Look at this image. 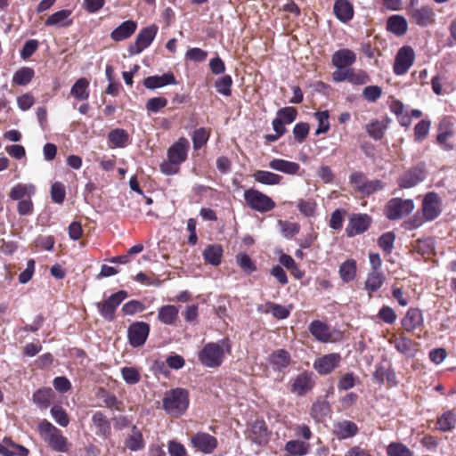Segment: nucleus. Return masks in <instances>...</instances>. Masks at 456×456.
I'll return each mask as SVG.
<instances>
[{
    "label": "nucleus",
    "instance_id": "1",
    "mask_svg": "<svg viewBox=\"0 0 456 456\" xmlns=\"http://www.w3.org/2000/svg\"><path fill=\"white\" fill-rule=\"evenodd\" d=\"M232 344L229 338H223L217 342L206 344L199 352L198 358L200 363L208 368H217L222 365L224 356L230 354Z\"/></svg>",
    "mask_w": 456,
    "mask_h": 456
},
{
    "label": "nucleus",
    "instance_id": "2",
    "mask_svg": "<svg viewBox=\"0 0 456 456\" xmlns=\"http://www.w3.org/2000/svg\"><path fill=\"white\" fill-rule=\"evenodd\" d=\"M441 199L437 193L433 191L427 193L422 203L423 216L417 213L409 220L403 221L402 225L408 230H412L419 227L424 219L435 220L441 214Z\"/></svg>",
    "mask_w": 456,
    "mask_h": 456
},
{
    "label": "nucleus",
    "instance_id": "3",
    "mask_svg": "<svg viewBox=\"0 0 456 456\" xmlns=\"http://www.w3.org/2000/svg\"><path fill=\"white\" fill-rule=\"evenodd\" d=\"M42 439L54 451L67 452L69 450L68 439L61 431L46 419L42 420L37 427Z\"/></svg>",
    "mask_w": 456,
    "mask_h": 456
},
{
    "label": "nucleus",
    "instance_id": "4",
    "mask_svg": "<svg viewBox=\"0 0 456 456\" xmlns=\"http://www.w3.org/2000/svg\"><path fill=\"white\" fill-rule=\"evenodd\" d=\"M189 406V395L186 390L175 388L167 391L163 398V408L170 415L181 416Z\"/></svg>",
    "mask_w": 456,
    "mask_h": 456
},
{
    "label": "nucleus",
    "instance_id": "5",
    "mask_svg": "<svg viewBox=\"0 0 456 456\" xmlns=\"http://www.w3.org/2000/svg\"><path fill=\"white\" fill-rule=\"evenodd\" d=\"M244 200L253 210L266 213L275 208V202L266 194L256 189H248L244 191Z\"/></svg>",
    "mask_w": 456,
    "mask_h": 456
},
{
    "label": "nucleus",
    "instance_id": "6",
    "mask_svg": "<svg viewBox=\"0 0 456 456\" xmlns=\"http://www.w3.org/2000/svg\"><path fill=\"white\" fill-rule=\"evenodd\" d=\"M158 30L159 28L155 24L142 28L137 34L135 41L127 48L129 55L139 54L148 48L154 40Z\"/></svg>",
    "mask_w": 456,
    "mask_h": 456
},
{
    "label": "nucleus",
    "instance_id": "7",
    "mask_svg": "<svg viewBox=\"0 0 456 456\" xmlns=\"http://www.w3.org/2000/svg\"><path fill=\"white\" fill-rule=\"evenodd\" d=\"M126 297V291L119 290L110 295L104 301L97 303V310L102 318L107 321H113L117 308Z\"/></svg>",
    "mask_w": 456,
    "mask_h": 456
},
{
    "label": "nucleus",
    "instance_id": "8",
    "mask_svg": "<svg viewBox=\"0 0 456 456\" xmlns=\"http://www.w3.org/2000/svg\"><path fill=\"white\" fill-rule=\"evenodd\" d=\"M150 333V325L144 322H134L127 330L129 344L133 347H139L145 344Z\"/></svg>",
    "mask_w": 456,
    "mask_h": 456
},
{
    "label": "nucleus",
    "instance_id": "9",
    "mask_svg": "<svg viewBox=\"0 0 456 456\" xmlns=\"http://www.w3.org/2000/svg\"><path fill=\"white\" fill-rule=\"evenodd\" d=\"M372 222L371 217L367 214H354L350 216L346 228V234L352 238L363 233L369 229Z\"/></svg>",
    "mask_w": 456,
    "mask_h": 456
},
{
    "label": "nucleus",
    "instance_id": "10",
    "mask_svg": "<svg viewBox=\"0 0 456 456\" xmlns=\"http://www.w3.org/2000/svg\"><path fill=\"white\" fill-rule=\"evenodd\" d=\"M191 443L197 451L205 453H212L217 447V439L206 432H198L191 437Z\"/></svg>",
    "mask_w": 456,
    "mask_h": 456
},
{
    "label": "nucleus",
    "instance_id": "11",
    "mask_svg": "<svg viewBox=\"0 0 456 456\" xmlns=\"http://www.w3.org/2000/svg\"><path fill=\"white\" fill-rule=\"evenodd\" d=\"M314 373L304 371L292 381L290 391L297 396H303L314 387Z\"/></svg>",
    "mask_w": 456,
    "mask_h": 456
},
{
    "label": "nucleus",
    "instance_id": "12",
    "mask_svg": "<svg viewBox=\"0 0 456 456\" xmlns=\"http://www.w3.org/2000/svg\"><path fill=\"white\" fill-rule=\"evenodd\" d=\"M341 361L339 354L331 353L325 354L314 361V368L321 375L330 373Z\"/></svg>",
    "mask_w": 456,
    "mask_h": 456
},
{
    "label": "nucleus",
    "instance_id": "13",
    "mask_svg": "<svg viewBox=\"0 0 456 456\" xmlns=\"http://www.w3.org/2000/svg\"><path fill=\"white\" fill-rule=\"evenodd\" d=\"M189 148V141L184 137H181L168 148L167 158L181 165L187 159Z\"/></svg>",
    "mask_w": 456,
    "mask_h": 456
},
{
    "label": "nucleus",
    "instance_id": "14",
    "mask_svg": "<svg viewBox=\"0 0 456 456\" xmlns=\"http://www.w3.org/2000/svg\"><path fill=\"white\" fill-rule=\"evenodd\" d=\"M178 82L176 81L174 74L172 72H167L163 75H155V76H150L147 77L143 80V86L150 90H154L157 88L163 87L165 86L168 85H177Z\"/></svg>",
    "mask_w": 456,
    "mask_h": 456
},
{
    "label": "nucleus",
    "instance_id": "15",
    "mask_svg": "<svg viewBox=\"0 0 456 456\" xmlns=\"http://www.w3.org/2000/svg\"><path fill=\"white\" fill-rule=\"evenodd\" d=\"M452 123L448 118H444L438 126L437 142L445 151L453 149V145L449 142V139L453 135Z\"/></svg>",
    "mask_w": 456,
    "mask_h": 456
},
{
    "label": "nucleus",
    "instance_id": "16",
    "mask_svg": "<svg viewBox=\"0 0 456 456\" xmlns=\"http://www.w3.org/2000/svg\"><path fill=\"white\" fill-rule=\"evenodd\" d=\"M137 23L132 20L123 21L119 26L110 33V38L115 42H119L129 38L136 30Z\"/></svg>",
    "mask_w": 456,
    "mask_h": 456
},
{
    "label": "nucleus",
    "instance_id": "17",
    "mask_svg": "<svg viewBox=\"0 0 456 456\" xmlns=\"http://www.w3.org/2000/svg\"><path fill=\"white\" fill-rule=\"evenodd\" d=\"M36 194V186L33 183H16L10 189L9 198L13 201H19L32 198Z\"/></svg>",
    "mask_w": 456,
    "mask_h": 456
},
{
    "label": "nucleus",
    "instance_id": "18",
    "mask_svg": "<svg viewBox=\"0 0 456 456\" xmlns=\"http://www.w3.org/2000/svg\"><path fill=\"white\" fill-rule=\"evenodd\" d=\"M291 362L290 354L284 349L273 351L269 356V363L275 371H281Z\"/></svg>",
    "mask_w": 456,
    "mask_h": 456
},
{
    "label": "nucleus",
    "instance_id": "19",
    "mask_svg": "<svg viewBox=\"0 0 456 456\" xmlns=\"http://www.w3.org/2000/svg\"><path fill=\"white\" fill-rule=\"evenodd\" d=\"M411 18L419 26L427 27L435 20V12L429 6H422L411 11Z\"/></svg>",
    "mask_w": 456,
    "mask_h": 456
},
{
    "label": "nucleus",
    "instance_id": "20",
    "mask_svg": "<svg viewBox=\"0 0 456 456\" xmlns=\"http://www.w3.org/2000/svg\"><path fill=\"white\" fill-rule=\"evenodd\" d=\"M333 12L337 19L343 23L351 20L354 17V8L348 0H336Z\"/></svg>",
    "mask_w": 456,
    "mask_h": 456
},
{
    "label": "nucleus",
    "instance_id": "21",
    "mask_svg": "<svg viewBox=\"0 0 456 456\" xmlns=\"http://www.w3.org/2000/svg\"><path fill=\"white\" fill-rule=\"evenodd\" d=\"M92 422L96 428V435L102 438H108L111 435L110 420L102 411H96L92 417Z\"/></svg>",
    "mask_w": 456,
    "mask_h": 456
},
{
    "label": "nucleus",
    "instance_id": "22",
    "mask_svg": "<svg viewBox=\"0 0 456 456\" xmlns=\"http://www.w3.org/2000/svg\"><path fill=\"white\" fill-rule=\"evenodd\" d=\"M248 438L255 444L262 445L268 441V432L263 420L255 421L248 432Z\"/></svg>",
    "mask_w": 456,
    "mask_h": 456
},
{
    "label": "nucleus",
    "instance_id": "23",
    "mask_svg": "<svg viewBox=\"0 0 456 456\" xmlns=\"http://www.w3.org/2000/svg\"><path fill=\"white\" fill-rule=\"evenodd\" d=\"M70 15L71 11L67 9L55 12L45 20V25L47 27H69L72 24Z\"/></svg>",
    "mask_w": 456,
    "mask_h": 456
},
{
    "label": "nucleus",
    "instance_id": "24",
    "mask_svg": "<svg viewBox=\"0 0 456 456\" xmlns=\"http://www.w3.org/2000/svg\"><path fill=\"white\" fill-rule=\"evenodd\" d=\"M423 322V317L420 310L417 308L410 309L405 316L401 320V324L407 331H412L420 327Z\"/></svg>",
    "mask_w": 456,
    "mask_h": 456
},
{
    "label": "nucleus",
    "instance_id": "25",
    "mask_svg": "<svg viewBox=\"0 0 456 456\" xmlns=\"http://www.w3.org/2000/svg\"><path fill=\"white\" fill-rule=\"evenodd\" d=\"M268 167L271 169L287 174V175H296L299 169L300 166L297 162L289 161L281 159H272Z\"/></svg>",
    "mask_w": 456,
    "mask_h": 456
},
{
    "label": "nucleus",
    "instance_id": "26",
    "mask_svg": "<svg viewBox=\"0 0 456 456\" xmlns=\"http://www.w3.org/2000/svg\"><path fill=\"white\" fill-rule=\"evenodd\" d=\"M356 60L354 53L349 49H340L332 55V64L336 68H346Z\"/></svg>",
    "mask_w": 456,
    "mask_h": 456
},
{
    "label": "nucleus",
    "instance_id": "27",
    "mask_svg": "<svg viewBox=\"0 0 456 456\" xmlns=\"http://www.w3.org/2000/svg\"><path fill=\"white\" fill-rule=\"evenodd\" d=\"M425 178V171L422 167H416L407 171L401 180V187L411 188L417 185Z\"/></svg>",
    "mask_w": 456,
    "mask_h": 456
},
{
    "label": "nucleus",
    "instance_id": "28",
    "mask_svg": "<svg viewBox=\"0 0 456 456\" xmlns=\"http://www.w3.org/2000/svg\"><path fill=\"white\" fill-rule=\"evenodd\" d=\"M179 309L174 305L161 306L158 312V320L165 325H174L178 318Z\"/></svg>",
    "mask_w": 456,
    "mask_h": 456
},
{
    "label": "nucleus",
    "instance_id": "29",
    "mask_svg": "<svg viewBox=\"0 0 456 456\" xmlns=\"http://www.w3.org/2000/svg\"><path fill=\"white\" fill-rule=\"evenodd\" d=\"M125 444L132 452H137L144 448L145 443L142 434L135 425L132 426L131 434L126 438Z\"/></svg>",
    "mask_w": 456,
    "mask_h": 456
},
{
    "label": "nucleus",
    "instance_id": "30",
    "mask_svg": "<svg viewBox=\"0 0 456 456\" xmlns=\"http://www.w3.org/2000/svg\"><path fill=\"white\" fill-rule=\"evenodd\" d=\"M309 331L320 342H328L331 337L329 327L321 321H313Z\"/></svg>",
    "mask_w": 456,
    "mask_h": 456
},
{
    "label": "nucleus",
    "instance_id": "31",
    "mask_svg": "<svg viewBox=\"0 0 456 456\" xmlns=\"http://www.w3.org/2000/svg\"><path fill=\"white\" fill-rule=\"evenodd\" d=\"M202 256L206 263L217 266L222 260L223 248L217 244L208 245L203 250Z\"/></svg>",
    "mask_w": 456,
    "mask_h": 456
},
{
    "label": "nucleus",
    "instance_id": "32",
    "mask_svg": "<svg viewBox=\"0 0 456 456\" xmlns=\"http://www.w3.org/2000/svg\"><path fill=\"white\" fill-rule=\"evenodd\" d=\"M70 94L77 101H86L89 98V81L86 77L78 78L70 89Z\"/></svg>",
    "mask_w": 456,
    "mask_h": 456
},
{
    "label": "nucleus",
    "instance_id": "33",
    "mask_svg": "<svg viewBox=\"0 0 456 456\" xmlns=\"http://www.w3.org/2000/svg\"><path fill=\"white\" fill-rule=\"evenodd\" d=\"M335 431L339 439H347L357 434L358 428L353 421L343 420L335 425Z\"/></svg>",
    "mask_w": 456,
    "mask_h": 456
},
{
    "label": "nucleus",
    "instance_id": "34",
    "mask_svg": "<svg viewBox=\"0 0 456 456\" xmlns=\"http://www.w3.org/2000/svg\"><path fill=\"white\" fill-rule=\"evenodd\" d=\"M253 178L256 182L265 185L280 184L282 180V176L280 175L265 170H256L254 172Z\"/></svg>",
    "mask_w": 456,
    "mask_h": 456
},
{
    "label": "nucleus",
    "instance_id": "35",
    "mask_svg": "<svg viewBox=\"0 0 456 456\" xmlns=\"http://www.w3.org/2000/svg\"><path fill=\"white\" fill-rule=\"evenodd\" d=\"M35 77V71L30 67H21L12 76V82L20 86L28 85Z\"/></svg>",
    "mask_w": 456,
    "mask_h": 456
},
{
    "label": "nucleus",
    "instance_id": "36",
    "mask_svg": "<svg viewBox=\"0 0 456 456\" xmlns=\"http://www.w3.org/2000/svg\"><path fill=\"white\" fill-rule=\"evenodd\" d=\"M108 140L115 147L124 148L129 143V135L126 130L116 128L109 133Z\"/></svg>",
    "mask_w": 456,
    "mask_h": 456
},
{
    "label": "nucleus",
    "instance_id": "37",
    "mask_svg": "<svg viewBox=\"0 0 456 456\" xmlns=\"http://www.w3.org/2000/svg\"><path fill=\"white\" fill-rule=\"evenodd\" d=\"M339 276L344 282L352 281L356 275V262L354 259H348L339 266Z\"/></svg>",
    "mask_w": 456,
    "mask_h": 456
},
{
    "label": "nucleus",
    "instance_id": "38",
    "mask_svg": "<svg viewBox=\"0 0 456 456\" xmlns=\"http://www.w3.org/2000/svg\"><path fill=\"white\" fill-rule=\"evenodd\" d=\"M309 448V444L300 440H290L285 444L286 452L297 456L305 455L308 452Z\"/></svg>",
    "mask_w": 456,
    "mask_h": 456
},
{
    "label": "nucleus",
    "instance_id": "39",
    "mask_svg": "<svg viewBox=\"0 0 456 456\" xmlns=\"http://www.w3.org/2000/svg\"><path fill=\"white\" fill-rule=\"evenodd\" d=\"M415 60L414 50L411 46L401 47V74L408 71Z\"/></svg>",
    "mask_w": 456,
    "mask_h": 456
},
{
    "label": "nucleus",
    "instance_id": "40",
    "mask_svg": "<svg viewBox=\"0 0 456 456\" xmlns=\"http://www.w3.org/2000/svg\"><path fill=\"white\" fill-rule=\"evenodd\" d=\"M456 424V416L452 411H445L436 422L437 428L446 432L452 430Z\"/></svg>",
    "mask_w": 456,
    "mask_h": 456
},
{
    "label": "nucleus",
    "instance_id": "41",
    "mask_svg": "<svg viewBox=\"0 0 456 456\" xmlns=\"http://www.w3.org/2000/svg\"><path fill=\"white\" fill-rule=\"evenodd\" d=\"M232 79L230 75H224L215 83L216 92L224 96H230L232 94Z\"/></svg>",
    "mask_w": 456,
    "mask_h": 456
},
{
    "label": "nucleus",
    "instance_id": "42",
    "mask_svg": "<svg viewBox=\"0 0 456 456\" xmlns=\"http://www.w3.org/2000/svg\"><path fill=\"white\" fill-rule=\"evenodd\" d=\"M387 127V122L385 120H375L367 126V132L370 137L379 140L383 136L384 131Z\"/></svg>",
    "mask_w": 456,
    "mask_h": 456
},
{
    "label": "nucleus",
    "instance_id": "43",
    "mask_svg": "<svg viewBox=\"0 0 456 456\" xmlns=\"http://www.w3.org/2000/svg\"><path fill=\"white\" fill-rule=\"evenodd\" d=\"M122 379L128 385H135L141 380V374L135 367H123L120 370Z\"/></svg>",
    "mask_w": 456,
    "mask_h": 456
},
{
    "label": "nucleus",
    "instance_id": "44",
    "mask_svg": "<svg viewBox=\"0 0 456 456\" xmlns=\"http://www.w3.org/2000/svg\"><path fill=\"white\" fill-rule=\"evenodd\" d=\"M330 406L326 401L315 402L311 409V415L316 420H322L329 414Z\"/></svg>",
    "mask_w": 456,
    "mask_h": 456
},
{
    "label": "nucleus",
    "instance_id": "45",
    "mask_svg": "<svg viewBox=\"0 0 456 456\" xmlns=\"http://www.w3.org/2000/svg\"><path fill=\"white\" fill-rule=\"evenodd\" d=\"M383 284V276L380 273H370L365 281V289L368 291H377Z\"/></svg>",
    "mask_w": 456,
    "mask_h": 456
},
{
    "label": "nucleus",
    "instance_id": "46",
    "mask_svg": "<svg viewBox=\"0 0 456 456\" xmlns=\"http://www.w3.org/2000/svg\"><path fill=\"white\" fill-rule=\"evenodd\" d=\"M395 240V234L393 232H388L382 234L379 239V248L386 253L390 254L394 248Z\"/></svg>",
    "mask_w": 456,
    "mask_h": 456
},
{
    "label": "nucleus",
    "instance_id": "47",
    "mask_svg": "<svg viewBox=\"0 0 456 456\" xmlns=\"http://www.w3.org/2000/svg\"><path fill=\"white\" fill-rule=\"evenodd\" d=\"M316 203L312 200L300 199L297 201V208L306 217H312L316 213Z\"/></svg>",
    "mask_w": 456,
    "mask_h": 456
},
{
    "label": "nucleus",
    "instance_id": "48",
    "mask_svg": "<svg viewBox=\"0 0 456 456\" xmlns=\"http://www.w3.org/2000/svg\"><path fill=\"white\" fill-rule=\"evenodd\" d=\"M346 211L344 208L335 209L330 216L329 225L333 230H341Z\"/></svg>",
    "mask_w": 456,
    "mask_h": 456
},
{
    "label": "nucleus",
    "instance_id": "49",
    "mask_svg": "<svg viewBox=\"0 0 456 456\" xmlns=\"http://www.w3.org/2000/svg\"><path fill=\"white\" fill-rule=\"evenodd\" d=\"M238 265L247 273H252L256 270V265L246 253H240L236 256Z\"/></svg>",
    "mask_w": 456,
    "mask_h": 456
},
{
    "label": "nucleus",
    "instance_id": "50",
    "mask_svg": "<svg viewBox=\"0 0 456 456\" xmlns=\"http://www.w3.org/2000/svg\"><path fill=\"white\" fill-rule=\"evenodd\" d=\"M34 403L42 409H46L51 402L50 390L39 389L33 395Z\"/></svg>",
    "mask_w": 456,
    "mask_h": 456
},
{
    "label": "nucleus",
    "instance_id": "51",
    "mask_svg": "<svg viewBox=\"0 0 456 456\" xmlns=\"http://www.w3.org/2000/svg\"><path fill=\"white\" fill-rule=\"evenodd\" d=\"M51 415H52L53 419H54V421L56 423H58L61 427L65 428L69 423V419L67 415V412L65 411V410L62 407H61L59 405H54L52 407Z\"/></svg>",
    "mask_w": 456,
    "mask_h": 456
},
{
    "label": "nucleus",
    "instance_id": "52",
    "mask_svg": "<svg viewBox=\"0 0 456 456\" xmlns=\"http://www.w3.org/2000/svg\"><path fill=\"white\" fill-rule=\"evenodd\" d=\"M314 115L318 120V127L315 130V134L319 135L321 134L328 132V130L330 129L329 112L327 110L317 111L315 112Z\"/></svg>",
    "mask_w": 456,
    "mask_h": 456
},
{
    "label": "nucleus",
    "instance_id": "53",
    "mask_svg": "<svg viewBox=\"0 0 456 456\" xmlns=\"http://www.w3.org/2000/svg\"><path fill=\"white\" fill-rule=\"evenodd\" d=\"M208 137L209 134L205 128L195 130L191 137L194 150L200 149L208 142Z\"/></svg>",
    "mask_w": 456,
    "mask_h": 456
},
{
    "label": "nucleus",
    "instance_id": "54",
    "mask_svg": "<svg viewBox=\"0 0 456 456\" xmlns=\"http://www.w3.org/2000/svg\"><path fill=\"white\" fill-rule=\"evenodd\" d=\"M66 196L65 186L61 182H55L51 187V198L53 202L61 204Z\"/></svg>",
    "mask_w": 456,
    "mask_h": 456
},
{
    "label": "nucleus",
    "instance_id": "55",
    "mask_svg": "<svg viewBox=\"0 0 456 456\" xmlns=\"http://www.w3.org/2000/svg\"><path fill=\"white\" fill-rule=\"evenodd\" d=\"M282 235L287 239L293 238L299 232L300 226L297 223H290L287 221H279Z\"/></svg>",
    "mask_w": 456,
    "mask_h": 456
},
{
    "label": "nucleus",
    "instance_id": "56",
    "mask_svg": "<svg viewBox=\"0 0 456 456\" xmlns=\"http://www.w3.org/2000/svg\"><path fill=\"white\" fill-rule=\"evenodd\" d=\"M167 104V100L165 97H153L147 101L146 110L149 112L157 113L161 109L165 108Z\"/></svg>",
    "mask_w": 456,
    "mask_h": 456
},
{
    "label": "nucleus",
    "instance_id": "57",
    "mask_svg": "<svg viewBox=\"0 0 456 456\" xmlns=\"http://www.w3.org/2000/svg\"><path fill=\"white\" fill-rule=\"evenodd\" d=\"M430 125L431 123L429 120L423 119L415 126L414 136L416 141L420 142L427 137L429 132Z\"/></svg>",
    "mask_w": 456,
    "mask_h": 456
},
{
    "label": "nucleus",
    "instance_id": "58",
    "mask_svg": "<svg viewBox=\"0 0 456 456\" xmlns=\"http://www.w3.org/2000/svg\"><path fill=\"white\" fill-rule=\"evenodd\" d=\"M382 89L379 86H366L362 91L363 98L369 102H375L380 98Z\"/></svg>",
    "mask_w": 456,
    "mask_h": 456
},
{
    "label": "nucleus",
    "instance_id": "59",
    "mask_svg": "<svg viewBox=\"0 0 456 456\" xmlns=\"http://www.w3.org/2000/svg\"><path fill=\"white\" fill-rule=\"evenodd\" d=\"M348 82L354 85H364L370 82V77L365 71L351 69Z\"/></svg>",
    "mask_w": 456,
    "mask_h": 456
},
{
    "label": "nucleus",
    "instance_id": "60",
    "mask_svg": "<svg viewBox=\"0 0 456 456\" xmlns=\"http://www.w3.org/2000/svg\"><path fill=\"white\" fill-rule=\"evenodd\" d=\"M145 309L144 305L138 300H130L122 306V312L125 315H133Z\"/></svg>",
    "mask_w": 456,
    "mask_h": 456
},
{
    "label": "nucleus",
    "instance_id": "61",
    "mask_svg": "<svg viewBox=\"0 0 456 456\" xmlns=\"http://www.w3.org/2000/svg\"><path fill=\"white\" fill-rule=\"evenodd\" d=\"M297 115V111L293 107H284L277 112V117L281 118V120L286 124L292 123L296 119Z\"/></svg>",
    "mask_w": 456,
    "mask_h": 456
},
{
    "label": "nucleus",
    "instance_id": "62",
    "mask_svg": "<svg viewBox=\"0 0 456 456\" xmlns=\"http://www.w3.org/2000/svg\"><path fill=\"white\" fill-rule=\"evenodd\" d=\"M38 48V42L36 39H29L25 42L22 49L20 50V58L27 60L34 54Z\"/></svg>",
    "mask_w": 456,
    "mask_h": 456
},
{
    "label": "nucleus",
    "instance_id": "63",
    "mask_svg": "<svg viewBox=\"0 0 456 456\" xmlns=\"http://www.w3.org/2000/svg\"><path fill=\"white\" fill-rule=\"evenodd\" d=\"M17 212L20 216H31L34 212V203L31 198L17 201Z\"/></svg>",
    "mask_w": 456,
    "mask_h": 456
},
{
    "label": "nucleus",
    "instance_id": "64",
    "mask_svg": "<svg viewBox=\"0 0 456 456\" xmlns=\"http://www.w3.org/2000/svg\"><path fill=\"white\" fill-rule=\"evenodd\" d=\"M167 451L170 456H187V451L184 445L175 440H170L168 442Z\"/></svg>",
    "mask_w": 456,
    "mask_h": 456
}]
</instances>
